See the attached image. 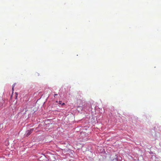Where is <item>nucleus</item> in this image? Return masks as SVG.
I'll list each match as a JSON object with an SVG mask.
<instances>
[{"mask_svg": "<svg viewBox=\"0 0 161 161\" xmlns=\"http://www.w3.org/2000/svg\"><path fill=\"white\" fill-rule=\"evenodd\" d=\"M15 86V85H13L12 88V94L13 93V91H14V88Z\"/></svg>", "mask_w": 161, "mask_h": 161, "instance_id": "obj_2", "label": "nucleus"}, {"mask_svg": "<svg viewBox=\"0 0 161 161\" xmlns=\"http://www.w3.org/2000/svg\"><path fill=\"white\" fill-rule=\"evenodd\" d=\"M59 104H62V105H64L65 104L64 103H62V102L61 101H59Z\"/></svg>", "mask_w": 161, "mask_h": 161, "instance_id": "obj_3", "label": "nucleus"}, {"mask_svg": "<svg viewBox=\"0 0 161 161\" xmlns=\"http://www.w3.org/2000/svg\"><path fill=\"white\" fill-rule=\"evenodd\" d=\"M31 133V131H28V132L27 133V134L26 135L25 134V136H28L29 135H30Z\"/></svg>", "mask_w": 161, "mask_h": 161, "instance_id": "obj_1", "label": "nucleus"}, {"mask_svg": "<svg viewBox=\"0 0 161 161\" xmlns=\"http://www.w3.org/2000/svg\"><path fill=\"white\" fill-rule=\"evenodd\" d=\"M58 94H54V97H55V96H56V95H57Z\"/></svg>", "mask_w": 161, "mask_h": 161, "instance_id": "obj_5", "label": "nucleus"}, {"mask_svg": "<svg viewBox=\"0 0 161 161\" xmlns=\"http://www.w3.org/2000/svg\"><path fill=\"white\" fill-rule=\"evenodd\" d=\"M15 93H16V98H15V99H17V96H18V94L17 93H16V92Z\"/></svg>", "mask_w": 161, "mask_h": 161, "instance_id": "obj_4", "label": "nucleus"}]
</instances>
